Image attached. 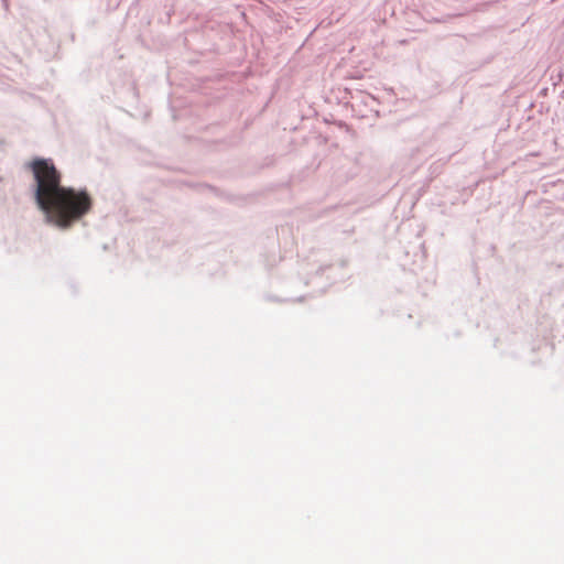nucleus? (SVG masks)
<instances>
[{"label": "nucleus", "instance_id": "nucleus-1", "mask_svg": "<svg viewBox=\"0 0 564 564\" xmlns=\"http://www.w3.org/2000/svg\"><path fill=\"white\" fill-rule=\"evenodd\" d=\"M29 167L35 180V202L48 223L67 229L91 210L90 194L62 186L61 173L50 160L35 159Z\"/></svg>", "mask_w": 564, "mask_h": 564}]
</instances>
